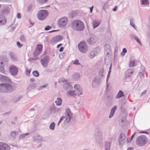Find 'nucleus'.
Listing matches in <instances>:
<instances>
[{
  "label": "nucleus",
  "instance_id": "nucleus-41",
  "mask_svg": "<svg viewBox=\"0 0 150 150\" xmlns=\"http://www.w3.org/2000/svg\"><path fill=\"white\" fill-rule=\"evenodd\" d=\"M55 126V123L54 122H52L50 124L49 126V128L50 129L53 130L54 129Z\"/></svg>",
  "mask_w": 150,
  "mask_h": 150
},
{
  "label": "nucleus",
  "instance_id": "nucleus-30",
  "mask_svg": "<svg viewBox=\"0 0 150 150\" xmlns=\"http://www.w3.org/2000/svg\"><path fill=\"white\" fill-rule=\"evenodd\" d=\"M0 92H6L5 84L1 83L0 84Z\"/></svg>",
  "mask_w": 150,
  "mask_h": 150
},
{
  "label": "nucleus",
  "instance_id": "nucleus-58",
  "mask_svg": "<svg viewBox=\"0 0 150 150\" xmlns=\"http://www.w3.org/2000/svg\"><path fill=\"white\" fill-rule=\"evenodd\" d=\"M61 111V109L59 108H55V112H59L60 111Z\"/></svg>",
  "mask_w": 150,
  "mask_h": 150
},
{
  "label": "nucleus",
  "instance_id": "nucleus-36",
  "mask_svg": "<svg viewBox=\"0 0 150 150\" xmlns=\"http://www.w3.org/2000/svg\"><path fill=\"white\" fill-rule=\"evenodd\" d=\"M140 2L142 5H147L149 4L148 0H140Z\"/></svg>",
  "mask_w": 150,
  "mask_h": 150
},
{
  "label": "nucleus",
  "instance_id": "nucleus-42",
  "mask_svg": "<svg viewBox=\"0 0 150 150\" xmlns=\"http://www.w3.org/2000/svg\"><path fill=\"white\" fill-rule=\"evenodd\" d=\"M33 76L35 77H37L39 75V73L38 71H37L35 70L33 72Z\"/></svg>",
  "mask_w": 150,
  "mask_h": 150
},
{
  "label": "nucleus",
  "instance_id": "nucleus-23",
  "mask_svg": "<svg viewBox=\"0 0 150 150\" xmlns=\"http://www.w3.org/2000/svg\"><path fill=\"white\" fill-rule=\"evenodd\" d=\"M117 108L116 106H114L111 109V112L110 113L109 118H110L113 116L114 112Z\"/></svg>",
  "mask_w": 150,
  "mask_h": 150
},
{
  "label": "nucleus",
  "instance_id": "nucleus-34",
  "mask_svg": "<svg viewBox=\"0 0 150 150\" xmlns=\"http://www.w3.org/2000/svg\"><path fill=\"white\" fill-rule=\"evenodd\" d=\"M30 134V133H28L21 134L19 136V139H24L25 137Z\"/></svg>",
  "mask_w": 150,
  "mask_h": 150
},
{
  "label": "nucleus",
  "instance_id": "nucleus-64",
  "mask_svg": "<svg viewBox=\"0 0 150 150\" xmlns=\"http://www.w3.org/2000/svg\"><path fill=\"white\" fill-rule=\"evenodd\" d=\"M117 6H116L113 9V11H115L117 9Z\"/></svg>",
  "mask_w": 150,
  "mask_h": 150
},
{
  "label": "nucleus",
  "instance_id": "nucleus-53",
  "mask_svg": "<svg viewBox=\"0 0 150 150\" xmlns=\"http://www.w3.org/2000/svg\"><path fill=\"white\" fill-rule=\"evenodd\" d=\"M32 8V6L31 5H30L27 7V11H30Z\"/></svg>",
  "mask_w": 150,
  "mask_h": 150
},
{
  "label": "nucleus",
  "instance_id": "nucleus-7",
  "mask_svg": "<svg viewBox=\"0 0 150 150\" xmlns=\"http://www.w3.org/2000/svg\"><path fill=\"white\" fill-rule=\"evenodd\" d=\"M68 22V18L66 17H64L60 18L59 20L58 24L60 27L64 28L67 24Z\"/></svg>",
  "mask_w": 150,
  "mask_h": 150
},
{
  "label": "nucleus",
  "instance_id": "nucleus-29",
  "mask_svg": "<svg viewBox=\"0 0 150 150\" xmlns=\"http://www.w3.org/2000/svg\"><path fill=\"white\" fill-rule=\"evenodd\" d=\"M2 12L4 14H8L10 11V8L8 7H4L1 10Z\"/></svg>",
  "mask_w": 150,
  "mask_h": 150
},
{
  "label": "nucleus",
  "instance_id": "nucleus-45",
  "mask_svg": "<svg viewBox=\"0 0 150 150\" xmlns=\"http://www.w3.org/2000/svg\"><path fill=\"white\" fill-rule=\"evenodd\" d=\"M47 0H37L38 2L40 4H43L47 2Z\"/></svg>",
  "mask_w": 150,
  "mask_h": 150
},
{
  "label": "nucleus",
  "instance_id": "nucleus-46",
  "mask_svg": "<svg viewBox=\"0 0 150 150\" xmlns=\"http://www.w3.org/2000/svg\"><path fill=\"white\" fill-rule=\"evenodd\" d=\"M20 40H21V41L23 42H25L26 41L25 37L23 35H22L21 36Z\"/></svg>",
  "mask_w": 150,
  "mask_h": 150
},
{
  "label": "nucleus",
  "instance_id": "nucleus-20",
  "mask_svg": "<svg viewBox=\"0 0 150 150\" xmlns=\"http://www.w3.org/2000/svg\"><path fill=\"white\" fill-rule=\"evenodd\" d=\"M33 140L36 142H40L43 140V137L39 135H36L33 137Z\"/></svg>",
  "mask_w": 150,
  "mask_h": 150
},
{
  "label": "nucleus",
  "instance_id": "nucleus-31",
  "mask_svg": "<svg viewBox=\"0 0 150 150\" xmlns=\"http://www.w3.org/2000/svg\"><path fill=\"white\" fill-rule=\"evenodd\" d=\"M62 100L60 98H57L55 101L56 105L58 106H60L62 104Z\"/></svg>",
  "mask_w": 150,
  "mask_h": 150
},
{
  "label": "nucleus",
  "instance_id": "nucleus-55",
  "mask_svg": "<svg viewBox=\"0 0 150 150\" xmlns=\"http://www.w3.org/2000/svg\"><path fill=\"white\" fill-rule=\"evenodd\" d=\"M65 116H62V117H61L60 119V120H59V121L61 122L63 120H65Z\"/></svg>",
  "mask_w": 150,
  "mask_h": 150
},
{
  "label": "nucleus",
  "instance_id": "nucleus-47",
  "mask_svg": "<svg viewBox=\"0 0 150 150\" xmlns=\"http://www.w3.org/2000/svg\"><path fill=\"white\" fill-rule=\"evenodd\" d=\"M127 50L126 48H124L122 50V52L121 53V54L122 56H124L125 55V53L127 52Z\"/></svg>",
  "mask_w": 150,
  "mask_h": 150
},
{
  "label": "nucleus",
  "instance_id": "nucleus-35",
  "mask_svg": "<svg viewBox=\"0 0 150 150\" xmlns=\"http://www.w3.org/2000/svg\"><path fill=\"white\" fill-rule=\"evenodd\" d=\"M18 132L16 131H13L11 132L10 135L13 139H15L16 136L18 135Z\"/></svg>",
  "mask_w": 150,
  "mask_h": 150
},
{
  "label": "nucleus",
  "instance_id": "nucleus-13",
  "mask_svg": "<svg viewBox=\"0 0 150 150\" xmlns=\"http://www.w3.org/2000/svg\"><path fill=\"white\" fill-rule=\"evenodd\" d=\"M100 83V80L97 77H95L92 82V86L93 88H97L99 85Z\"/></svg>",
  "mask_w": 150,
  "mask_h": 150
},
{
  "label": "nucleus",
  "instance_id": "nucleus-22",
  "mask_svg": "<svg viewBox=\"0 0 150 150\" xmlns=\"http://www.w3.org/2000/svg\"><path fill=\"white\" fill-rule=\"evenodd\" d=\"M72 77L74 80L77 81L80 79L81 75L78 73H75L72 75Z\"/></svg>",
  "mask_w": 150,
  "mask_h": 150
},
{
  "label": "nucleus",
  "instance_id": "nucleus-28",
  "mask_svg": "<svg viewBox=\"0 0 150 150\" xmlns=\"http://www.w3.org/2000/svg\"><path fill=\"white\" fill-rule=\"evenodd\" d=\"M0 79L2 81H8L10 80L8 76L3 75L0 76Z\"/></svg>",
  "mask_w": 150,
  "mask_h": 150
},
{
  "label": "nucleus",
  "instance_id": "nucleus-60",
  "mask_svg": "<svg viewBox=\"0 0 150 150\" xmlns=\"http://www.w3.org/2000/svg\"><path fill=\"white\" fill-rule=\"evenodd\" d=\"M17 18H21V16L20 13H18L17 15Z\"/></svg>",
  "mask_w": 150,
  "mask_h": 150
},
{
  "label": "nucleus",
  "instance_id": "nucleus-33",
  "mask_svg": "<svg viewBox=\"0 0 150 150\" xmlns=\"http://www.w3.org/2000/svg\"><path fill=\"white\" fill-rule=\"evenodd\" d=\"M137 64L134 60H131L130 61L129 63V67H132L136 66Z\"/></svg>",
  "mask_w": 150,
  "mask_h": 150
},
{
  "label": "nucleus",
  "instance_id": "nucleus-37",
  "mask_svg": "<svg viewBox=\"0 0 150 150\" xmlns=\"http://www.w3.org/2000/svg\"><path fill=\"white\" fill-rule=\"evenodd\" d=\"M0 72L5 74H6L7 73V72L6 71L3 66H0Z\"/></svg>",
  "mask_w": 150,
  "mask_h": 150
},
{
  "label": "nucleus",
  "instance_id": "nucleus-39",
  "mask_svg": "<svg viewBox=\"0 0 150 150\" xmlns=\"http://www.w3.org/2000/svg\"><path fill=\"white\" fill-rule=\"evenodd\" d=\"M72 63L73 64L75 65H81V64L79 62V60L77 59H76L75 60H74L72 61Z\"/></svg>",
  "mask_w": 150,
  "mask_h": 150
},
{
  "label": "nucleus",
  "instance_id": "nucleus-2",
  "mask_svg": "<svg viewBox=\"0 0 150 150\" xmlns=\"http://www.w3.org/2000/svg\"><path fill=\"white\" fill-rule=\"evenodd\" d=\"M147 140L146 137L144 135H141L137 137L136 140V143L139 146H144Z\"/></svg>",
  "mask_w": 150,
  "mask_h": 150
},
{
  "label": "nucleus",
  "instance_id": "nucleus-6",
  "mask_svg": "<svg viewBox=\"0 0 150 150\" xmlns=\"http://www.w3.org/2000/svg\"><path fill=\"white\" fill-rule=\"evenodd\" d=\"M95 137L97 143L101 144L102 143V138L100 131L98 129H96L95 132Z\"/></svg>",
  "mask_w": 150,
  "mask_h": 150
},
{
  "label": "nucleus",
  "instance_id": "nucleus-44",
  "mask_svg": "<svg viewBox=\"0 0 150 150\" xmlns=\"http://www.w3.org/2000/svg\"><path fill=\"white\" fill-rule=\"evenodd\" d=\"M21 96L16 98L13 99V102L16 103L19 100L21 99Z\"/></svg>",
  "mask_w": 150,
  "mask_h": 150
},
{
  "label": "nucleus",
  "instance_id": "nucleus-17",
  "mask_svg": "<svg viewBox=\"0 0 150 150\" xmlns=\"http://www.w3.org/2000/svg\"><path fill=\"white\" fill-rule=\"evenodd\" d=\"M6 21V19L5 17L2 15H0V25H5Z\"/></svg>",
  "mask_w": 150,
  "mask_h": 150
},
{
  "label": "nucleus",
  "instance_id": "nucleus-63",
  "mask_svg": "<svg viewBox=\"0 0 150 150\" xmlns=\"http://www.w3.org/2000/svg\"><path fill=\"white\" fill-rule=\"evenodd\" d=\"M136 132H135L132 135L131 137H130L132 139L134 137V135L136 134Z\"/></svg>",
  "mask_w": 150,
  "mask_h": 150
},
{
  "label": "nucleus",
  "instance_id": "nucleus-50",
  "mask_svg": "<svg viewBox=\"0 0 150 150\" xmlns=\"http://www.w3.org/2000/svg\"><path fill=\"white\" fill-rule=\"evenodd\" d=\"M51 28V27L49 25H47L45 27V29L46 30H48L50 29Z\"/></svg>",
  "mask_w": 150,
  "mask_h": 150
},
{
  "label": "nucleus",
  "instance_id": "nucleus-1",
  "mask_svg": "<svg viewBox=\"0 0 150 150\" xmlns=\"http://www.w3.org/2000/svg\"><path fill=\"white\" fill-rule=\"evenodd\" d=\"M71 26L73 29L78 31H82L84 28V23L79 20H75L72 21Z\"/></svg>",
  "mask_w": 150,
  "mask_h": 150
},
{
  "label": "nucleus",
  "instance_id": "nucleus-32",
  "mask_svg": "<svg viewBox=\"0 0 150 150\" xmlns=\"http://www.w3.org/2000/svg\"><path fill=\"white\" fill-rule=\"evenodd\" d=\"M111 49L109 45H106L105 47V53H106L107 55H108Z\"/></svg>",
  "mask_w": 150,
  "mask_h": 150
},
{
  "label": "nucleus",
  "instance_id": "nucleus-12",
  "mask_svg": "<svg viewBox=\"0 0 150 150\" xmlns=\"http://www.w3.org/2000/svg\"><path fill=\"white\" fill-rule=\"evenodd\" d=\"M74 88L76 95L79 96L82 94V89L80 85L78 84H76L74 86Z\"/></svg>",
  "mask_w": 150,
  "mask_h": 150
},
{
  "label": "nucleus",
  "instance_id": "nucleus-57",
  "mask_svg": "<svg viewBox=\"0 0 150 150\" xmlns=\"http://www.w3.org/2000/svg\"><path fill=\"white\" fill-rule=\"evenodd\" d=\"M132 139L130 137H129L127 138V141L129 143L132 141Z\"/></svg>",
  "mask_w": 150,
  "mask_h": 150
},
{
  "label": "nucleus",
  "instance_id": "nucleus-27",
  "mask_svg": "<svg viewBox=\"0 0 150 150\" xmlns=\"http://www.w3.org/2000/svg\"><path fill=\"white\" fill-rule=\"evenodd\" d=\"M124 95L123 92L121 90H120L116 95L115 98L118 99L124 96Z\"/></svg>",
  "mask_w": 150,
  "mask_h": 150
},
{
  "label": "nucleus",
  "instance_id": "nucleus-15",
  "mask_svg": "<svg viewBox=\"0 0 150 150\" xmlns=\"http://www.w3.org/2000/svg\"><path fill=\"white\" fill-rule=\"evenodd\" d=\"M10 147L7 144L3 142H0V150H8Z\"/></svg>",
  "mask_w": 150,
  "mask_h": 150
},
{
  "label": "nucleus",
  "instance_id": "nucleus-26",
  "mask_svg": "<svg viewBox=\"0 0 150 150\" xmlns=\"http://www.w3.org/2000/svg\"><path fill=\"white\" fill-rule=\"evenodd\" d=\"M134 72L133 69H131L127 70L125 73V75L126 77L130 76Z\"/></svg>",
  "mask_w": 150,
  "mask_h": 150
},
{
  "label": "nucleus",
  "instance_id": "nucleus-54",
  "mask_svg": "<svg viewBox=\"0 0 150 150\" xmlns=\"http://www.w3.org/2000/svg\"><path fill=\"white\" fill-rule=\"evenodd\" d=\"M27 69L26 71H25V73H26V74L27 75H28L30 74V70H27Z\"/></svg>",
  "mask_w": 150,
  "mask_h": 150
},
{
  "label": "nucleus",
  "instance_id": "nucleus-62",
  "mask_svg": "<svg viewBox=\"0 0 150 150\" xmlns=\"http://www.w3.org/2000/svg\"><path fill=\"white\" fill-rule=\"evenodd\" d=\"M63 49H64V47H61L60 49L59 50V51L60 52H62L63 50Z\"/></svg>",
  "mask_w": 150,
  "mask_h": 150
},
{
  "label": "nucleus",
  "instance_id": "nucleus-11",
  "mask_svg": "<svg viewBox=\"0 0 150 150\" xmlns=\"http://www.w3.org/2000/svg\"><path fill=\"white\" fill-rule=\"evenodd\" d=\"M9 71L12 75L15 76L18 73V69L16 67L12 65L9 66Z\"/></svg>",
  "mask_w": 150,
  "mask_h": 150
},
{
  "label": "nucleus",
  "instance_id": "nucleus-61",
  "mask_svg": "<svg viewBox=\"0 0 150 150\" xmlns=\"http://www.w3.org/2000/svg\"><path fill=\"white\" fill-rule=\"evenodd\" d=\"M146 90H145L141 94V96H142L143 95H144V94H145L146 93Z\"/></svg>",
  "mask_w": 150,
  "mask_h": 150
},
{
  "label": "nucleus",
  "instance_id": "nucleus-4",
  "mask_svg": "<svg viewBox=\"0 0 150 150\" xmlns=\"http://www.w3.org/2000/svg\"><path fill=\"white\" fill-rule=\"evenodd\" d=\"M48 14L47 11L41 10L40 11L38 14L37 17L40 21H43L46 18Z\"/></svg>",
  "mask_w": 150,
  "mask_h": 150
},
{
  "label": "nucleus",
  "instance_id": "nucleus-21",
  "mask_svg": "<svg viewBox=\"0 0 150 150\" xmlns=\"http://www.w3.org/2000/svg\"><path fill=\"white\" fill-rule=\"evenodd\" d=\"M97 54V49H94V50L91 51L90 52L88 55V57L89 58L92 59L94 57H95V56Z\"/></svg>",
  "mask_w": 150,
  "mask_h": 150
},
{
  "label": "nucleus",
  "instance_id": "nucleus-43",
  "mask_svg": "<svg viewBox=\"0 0 150 150\" xmlns=\"http://www.w3.org/2000/svg\"><path fill=\"white\" fill-rule=\"evenodd\" d=\"M103 71L104 70L103 68L101 69L99 71V75L101 77H102L103 76Z\"/></svg>",
  "mask_w": 150,
  "mask_h": 150
},
{
  "label": "nucleus",
  "instance_id": "nucleus-48",
  "mask_svg": "<svg viewBox=\"0 0 150 150\" xmlns=\"http://www.w3.org/2000/svg\"><path fill=\"white\" fill-rule=\"evenodd\" d=\"M130 24L131 26H132L135 29V25L134 24V23L131 20H130Z\"/></svg>",
  "mask_w": 150,
  "mask_h": 150
},
{
  "label": "nucleus",
  "instance_id": "nucleus-8",
  "mask_svg": "<svg viewBox=\"0 0 150 150\" xmlns=\"http://www.w3.org/2000/svg\"><path fill=\"white\" fill-rule=\"evenodd\" d=\"M98 40V38L96 35H90L87 41L90 45H93L96 43Z\"/></svg>",
  "mask_w": 150,
  "mask_h": 150
},
{
  "label": "nucleus",
  "instance_id": "nucleus-19",
  "mask_svg": "<svg viewBox=\"0 0 150 150\" xmlns=\"http://www.w3.org/2000/svg\"><path fill=\"white\" fill-rule=\"evenodd\" d=\"M6 92H11L13 91V88L12 86L8 83H5Z\"/></svg>",
  "mask_w": 150,
  "mask_h": 150
},
{
  "label": "nucleus",
  "instance_id": "nucleus-51",
  "mask_svg": "<svg viewBox=\"0 0 150 150\" xmlns=\"http://www.w3.org/2000/svg\"><path fill=\"white\" fill-rule=\"evenodd\" d=\"M129 36H130V37L132 39H134L135 38L137 37L136 36H135V35H134L133 34H131L129 35Z\"/></svg>",
  "mask_w": 150,
  "mask_h": 150
},
{
  "label": "nucleus",
  "instance_id": "nucleus-5",
  "mask_svg": "<svg viewBox=\"0 0 150 150\" xmlns=\"http://www.w3.org/2000/svg\"><path fill=\"white\" fill-rule=\"evenodd\" d=\"M42 45L40 44H38L37 45L33 54L34 58H32V59L34 60L37 58V56L42 52Z\"/></svg>",
  "mask_w": 150,
  "mask_h": 150
},
{
  "label": "nucleus",
  "instance_id": "nucleus-56",
  "mask_svg": "<svg viewBox=\"0 0 150 150\" xmlns=\"http://www.w3.org/2000/svg\"><path fill=\"white\" fill-rule=\"evenodd\" d=\"M140 76L142 78V77H144V72H141L139 74Z\"/></svg>",
  "mask_w": 150,
  "mask_h": 150
},
{
  "label": "nucleus",
  "instance_id": "nucleus-38",
  "mask_svg": "<svg viewBox=\"0 0 150 150\" xmlns=\"http://www.w3.org/2000/svg\"><path fill=\"white\" fill-rule=\"evenodd\" d=\"M36 87V84L35 83H33L30 84L28 86V88L29 90H31L35 88Z\"/></svg>",
  "mask_w": 150,
  "mask_h": 150
},
{
  "label": "nucleus",
  "instance_id": "nucleus-16",
  "mask_svg": "<svg viewBox=\"0 0 150 150\" xmlns=\"http://www.w3.org/2000/svg\"><path fill=\"white\" fill-rule=\"evenodd\" d=\"M125 138V135L124 133L120 134L119 138V143L120 144H123L124 143Z\"/></svg>",
  "mask_w": 150,
  "mask_h": 150
},
{
  "label": "nucleus",
  "instance_id": "nucleus-10",
  "mask_svg": "<svg viewBox=\"0 0 150 150\" xmlns=\"http://www.w3.org/2000/svg\"><path fill=\"white\" fill-rule=\"evenodd\" d=\"M49 60V56L48 55H46L44 58L41 59L40 62L44 67L47 68L48 66Z\"/></svg>",
  "mask_w": 150,
  "mask_h": 150
},
{
  "label": "nucleus",
  "instance_id": "nucleus-49",
  "mask_svg": "<svg viewBox=\"0 0 150 150\" xmlns=\"http://www.w3.org/2000/svg\"><path fill=\"white\" fill-rule=\"evenodd\" d=\"M134 39H135L136 40V41H137V43H139L140 45L141 44V42L140 41V40H139V38L137 37H136L135 38H134Z\"/></svg>",
  "mask_w": 150,
  "mask_h": 150
},
{
  "label": "nucleus",
  "instance_id": "nucleus-24",
  "mask_svg": "<svg viewBox=\"0 0 150 150\" xmlns=\"http://www.w3.org/2000/svg\"><path fill=\"white\" fill-rule=\"evenodd\" d=\"M8 54L9 57L12 60L16 61L17 60V57L13 52H10Z\"/></svg>",
  "mask_w": 150,
  "mask_h": 150
},
{
  "label": "nucleus",
  "instance_id": "nucleus-52",
  "mask_svg": "<svg viewBox=\"0 0 150 150\" xmlns=\"http://www.w3.org/2000/svg\"><path fill=\"white\" fill-rule=\"evenodd\" d=\"M17 45L18 47L19 48L21 47L22 46V45L19 42H17Z\"/></svg>",
  "mask_w": 150,
  "mask_h": 150
},
{
  "label": "nucleus",
  "instance_id": "nucleus-14",
  "mask_svg": "<svg viewBox=\"0 0 150 150\" xmlns=\"http://www.w3.org/2000/svg\"><path fill=\"white\" fill-rule=\"evenodd\" d=\"M63 39L61 35H58L53 37L51 40V42L52 43L57 42L61 41Z\"/></svg>",
  "mask_w": 150,
  "mask_h": 150
},
{
  "label": "nucleus",
  "instance_id": "nucleus-9",
  "mask_svg": "<svg viewBox=\"0 0 150 150\" xmlns=\"http://www.w3.org/2000/svg\"><path fill=\"white\" fill-rule=\"evenodd\" d=\"M65 115V119L64 120V122L65 123L69 122L72 118V114L69 109H66Z\"/></svg>",
  "mask_w": 150,
  "mask_h": 150
},
{
  "label": "nucleus",
  "instance_id": "nucleus-3",
  "mask_svg": "<svg viewBox=\"0 0 150 150\" xmlns=\"http://www.w3.org/2000/svg\"><path fill=\"white\" fill-rule=\"evenodd\" d=\"M79 51L82 53H86L88 49V47L86 43L84 41L81 42L78 45Z\"/></svg>",
  "mask_w": 150,
  "mask_h": 150
},
{
  "label": "nucleus",
  "instance_id": "nucleus-40",
  "mask_svg": "<svg viewBox=\"0 0 150 150\" xmlns=\"http://www.w3.org/2000/svg\"><path fill=\"white\" fill-rule=\"evenodd\" d=\"M110 144V142H107L106 143L105 146V149L106 150H109Z\"/></svg>",
  "mask_w": 150,
  "mask_h": 150
},
{
  "label": "nucleus",
  "instance_id": "nucleus-18",
  "mask_svg": "<svg viewBox=\"0 0 150 150\" xmlns=\"http://www.w3.org/2000/svg\"><path fill=\"white\" fill-rule=\"evenodd\" d=\"M101 21L100 20H93L92 22L93 28L94 29L98 27Z\"/></svg>",
  "mask_w": 150,
  "mask_h": 150
},
{
  "label": "nucleus",
  "instance_id": "nucleus-25",
  "mask_svg": "<svg viewBox=\"0 0 150 150\" xmlns=\"http://www.w3.org/2000/svg\"><path fill=\"white\" fill-rule=\"evenodd\" d=\"M67 95L68 96H73L76 95L74 91L70 90L67 92Z\"/></svg>",
  "mask_w": 150,
  "mask_h": 150
},
{
  "label": "nucleus",
  "instance_id": "nucleus-59",
  "mask_svg": "<svg viewBox=\"0 0 150 150\" xmlns=\"http://www.w3.org/2000/svg\"><path fill=\"white\" fill-rule=\"evenodd\" d=\"M42 89V88L41 86H40L37 88V89L38 91H40Z\"/></svg>",
  "mask_w": 150,
  "mask_h": 150
}]
</instances>
